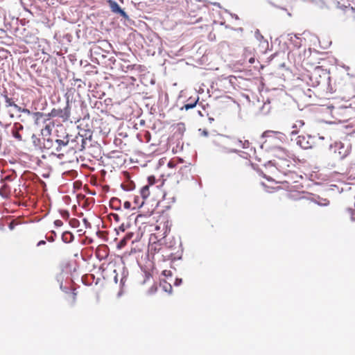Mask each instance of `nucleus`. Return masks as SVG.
Instances as JSON below:
<instances>
[{
    "label": "nucleus",
    "mask_w": 355,
    "mask_h": 355,
    "mask_svg": "<svg viewBox=\"0 0 355 355\" xmlns=\"http://www.w3.org/2000/svg\"><path fill=\"white\" fill-rule=\"evenodd\" d=\"M23 129V125L20 123H15L13 128H12V135L18 141L22 140V136L19 133V131L22 130Z\"/></svg>",
    "instance_id": "6"
},
{
    "label": "nucleus",
    "mask_w": 355,
    "mask_h": 355,
    "mask_svg": "<svg viewBox=\"0 0 355 355\" xmlns=\"http://www.w3.org/2000/svg\"><path fill=\"white\" fill-rule=\"evenodd\" d=\"M274 156L279 160L287 161L290 157V154L285 149L278 147L274 151Z\"/></svg>",
    "instance_id": "5"
},
{
    "label": "nucleus",
    "mask_w": 355,
    "mask_h": 355,
    "mask_svg": "<svg viewBox=\"0 0 355 355\" xmlns=\"http://www.w3.org/2000/svg\"><path fill=\"white\" fill-rule=\"evenodd\" d=\"M153 237L154 239H156V236L154 234H151L150 238V242L148 244V251L151 254H155L156 253H158L160 252V250L162 249V244L160 243V241H152Z\"/></svg>",
    "instance_id": "3"
},
{
    "label": "nucleus",
    "mask_w": 355,
    "mask_h": 355,
    "mask_svg": "<svg viewBox=\"0 0 355 355\" xmlns=\"http://www.w3.org/2000/svg\"><path fill=\"white\" fill-rule=\"evenodd\" d=\"M168 288H169V291H171V289H172V287H171V284H168Z\"/></svg>",
    "instance_id": "31"
},
{
    "label": "nucleus",
    "mask_w": 355,
    "mask_h": 355,
    "mask_svg": "<svg viewBox=\"0 0 355 355\" xmlns=\"http://www.w3.org/2000/svg\"><path fill=\"white\" fill-rule=\"evenodd\" d=\"M83 222H84V223H85V225H87V224L88 223L87 220V219H85H85H83Z\"/></svg>",
    "instance_id": "30"
},
{
    "label": "nucleus",
    "mask_w": 355,
    "mask_h": 355,
    "mask_svg": "<svg viewBox=\"0 0 355 355\" xmlns=\"http://www.w3.org/2000/svg\"><path fill=\"white\" fill-rule=\"evenodd\" d=\"M300 126H302L304 125V122L302 121H299Z\"/></svg>",
    "instance_id": "29"
},
{
    "label": "nucleus",
    "mask_w": 355,
    "mask_h": 355,
    "mask_svg": "<svg viewBox=\"0 0 355 355\" xmlns=\"http://www.w3.org/2000/svg\"><path fill=\"white\" fill-rule=\"evenodd\" d=\"M135 203L136 204L137 206L140 207V206L143 205V204L144 203V200H142L140 202L139 199V197L138 196H135Z\"/></svg>",
    "instance_id": "19"
},
{
    "label": "nucleus",
    "mask_w": 355,
    "mask_h": 355,
    "mask_svg": "<svg viewBox=\"0 0 355 355\" xmlns=\"http://www.w3.org/2000/svg\"><path fill=\"white\" fill-rule=\"evenodd\" d=\"M107 3L110 7L112 12L119 14L121 16L127 18L128 15L121 8L116 2L112 0H107Z\"/></svg>",
    "instance_id": "4"
},
{
    "label": "nucleus",
    "mask_w": 355,
    "mask_h": 355,
    "mask_svg": "<svg viewBox=\"0 0 355 355\" xmlns=\"http://www.w3.org/2000/svg\"><path fill=\"white\" fill-rule=\"evenodd\" d=\"M69 297L71 299V302L72 304H74L76 301V293L75 292H72L69 295Z\"/></svg>",
    "instance_id": "17"
},
{
    "label": "nucleus",
    "mask_w": 355,
    "mask_h": 355,
    "mask_svg": "<svg viewBox=\"0 0 355 355\" xmlns=\"http://www.w3.org/2000/svg\"><path fill=\"white\" fill-rule=\"evenodd\" d=\"M74 239V236L70 232H64L62 235V240L66 243L72 242Z\"/></svg>",
    "instance_id": "10"
},
{
    "label": "nucleus",
    "mask_w": 355,
    "mask_h": 355,
    "mask_svg": "<svg viewBox=\"0 0 355 355\" xmlns=\"http://www.w3.org/2000/svg\"><path fill=\"white\" fill-rule=\"evenodd\" d=\"M297 144H298L300 146H302V147H303V148H307L309 146H308V145H303V144H302V140H301V137H298Z\"/></svg>",
    "instance_id": "21"
},
{
    "label": "nucleus",
    "mask_w": 355,
    "mask_h": 355,
    "mask_svg": "<svg viewBox=\"0 0 355 355\" xmlns=\"http://www.w3.org/2000/svg\"><path fill=\"white\" fill-rule=\"evenodd\" d=\"M149 185L144 186L140 190V195L143 200H146L150 195Z\"/></svg>",
    "instance_id": "11"
},
{
    "label": "nucleus",
    "mask_w": 355,
    "mask_h": 355,
    "mask_svg": "<svg viewBox=\"0 0 355 355\" xmlns=\"http://www.w3.org/2000/svg\"><path fill=\"white\" fill-rule=\"evenodd\" d=\"M159 229V226H157H157H155V230H158Z\"/></svg>",
    "instance_id": "32"
},
{
    "label": "nucleus",
    "mask_w": 355,
    "mask_h": 355,
    "mask_svg": "<svg viewBox=\"0 0 355 355\" xmlns=\"http://www.w3.org/2000/svg\"><path fill=\"white\" fill-rule=\"evenodd\" d=\"M176 163L173 161H170L168 163V166L169 168H173L176 166Z\"/></svg>",
    "instance_id": "23"
},
{
    "label": "nucleus",
    "mask_w": 355,
    "mask_h": 355,
    "mask_svg": "<svg viewBox=\"0 0 355 355\" xmlns=\"http://www.w3.org/2000/svg\"><path fill=\"white\" fill-rule=\"evenodd\" d=\"M201 19V18H199L198 19H197V22L199 21Z\"/></svg>",
    "instance_id": "34"
},
{
    "label": "nucleus",
    "mask_w": 355,
    "mask_h": 355,
    "mask_svg": "<svg viewBox=\"0 0 355 355\" xmlns=\"http://www.w3.org/2000/svg\"><path fill=\"white\" fill-rule=\"evenodd\" d=\"M54 224L56 227H61L63 225V223L61 220H55L54 221Z\"/></svg>",
    "instance_id": "22"
},
{
    "label": "nucleus",
    "mask_w": 355,
    "mask_h": 355,
    "mask_svg": "<svg viewBox=\"0 0 355 355\" xmlns=\"http://www.w3.org/2000/svg\"><path fill=\"white\" fill-rule=\"evenodd\" d=\"M110 205L112 209H119L121 206V200L116 198H112L110 200Z\"/></svg>",
    "instance_id": "12"
},
{
    "label": "nucleus",
    "mask_w": 355,
    "mask_h": 355,
    "mask_svg": "<svg viewBox=\"0 0 355 355\" xmlns=\"http://www.w3.org/2000/svg\"><path fill=\"white\" fill-rule=\"evenodd\" d=\"M249 62L252 64L254 62V58H251L250 60H249Z\"/></svg>",
    "instance_id": "27"
},
{
    "label": "nucleus",
    "mask_w": 355,
    "mask_h": 355,
    "mask_svg": "<svg viewBox=\"0 0 355 355\" xmlns=\"http://www.w3.org/2000/svg\"><path fill=\"white\" fill-rule=\"evenodd\" d=\"M17 37L21 42L28 44H36L38 41V37L28 28H23L19 31Z\"/></svg>",
    "instance_id": "1"
},
{
    "label": "nucleus",
    "mask_w": 355,
    "mask_h": 355,
    "mask_svg": "<svg viewBox=\"0 0 355 355\" xmlns=\"http://www.w3.org/2000/svg\"><path fill=\"white\" fill-rule=\"evenodd\" d=\"M198 101V98L196 100H194V101H191V103L185 104L182 107V110L184 109L186 110H188L189 109L193 108L196 105Z\"/></svg>",
    "instance_id": "14"
},
{
    "label": "nucleus",
    "mask_w": 355,
    "mask_h": 355,
    "mask_svg": "<svg viewBox=\"0 0 355 355\" xmlns=\"http://www.w3.org/2000/svg\"><path fill=\"white\" fill-rule=\"evenodd\" d=\"M62 216L63 217H68L69 216V213L67 211H65L64 214H62Z\"/></svg>",
    "instance_id": "28"
},
{
    "label": "nucleus",
    "mask_w": 355,
    "mask_h": 355,
    "mask_svg": "<svg viewBox=\"0 0 355 355\" xmlns=\"http://www.w3.org/2000/svg\"><path fill=\"white\" fill-rule=\"evenodd\" d=\"M22 112L25 113L28 115L32 114L35 119V123H37V124L38 123L39 120L41 119L42 118H43V116H44V114L42 112H37L32 113L29 110H28L26 108L23 109Z\"/></svg>",
    "instance_id": "9"
},
{
    "label": "nucleus",
    "mask_w": 355,
    "mask_h": 355,
    "mask_svg": "<svg viewBox=\"0 0 355 355\" xmlns=\"http://www.w3.org/2000/svg\"><path fill=\"white\" fill-rule=\"evenodd\" d=\"M132 236H133V233H128V234H126V235L119 242V247L120 248H123L127 244V242L129 240H130Z\"/></svg>",
    "instance_id": "13"
},
{
    "label": "nucleus",
    "mask_w": 355,
    "mask_h": 355,
    "mask_svg": "<svg viewBox=\"0 0 355 355\" xmlns=\"http://www.w3.org/2000/svg\"><path fill=\"white\" fill-rule=\"evenodd\" d=\"M148 184L147 185H149V187L153 186L155 183V178L153 175L149 176L148 178Z\"/></svg>",
    "instance_id": "16"
},
{
    "label": "nucleus",
    "mask_w": 355,
    "mask_h": 355,
    "mask_svg": "<svg viewBox=\"0 0 355 355\" xmlns=\"http://www.w3.org/2000/svg\"><path fill=\"white\" fill-rule=\"evenodd\" d=\"M55 141L58 144V146H45V148H46L48 149H52L53 150L52 153H55L56 152L60 151L62 148L63 146H67V144L68 143V142H64L61 139H57Z\"/></svg>",
    "instance_id": "8"
},
{
    "label": "nucleus",
    "mask_w": 355,
    "mask_h": 355,
    "mask_svg": "<svg viewBox=\"0 0 355 355\" xmlns=\"http://www.w3.org/2000/svg\"><path fill=\"white\" fill-rule=\"evenodd\" d=\"M4 98H5L6 105L7 107H10V106L17 107V105L15 103V102L12 100V98H9L8 96V95H6V94L4 95Z\"/></svg>",
    "instance_id": "15"
},
{
    "label": "nucleus",
    "mask_w": 355,
    "mask_h": 355,
    "mask_svg": "<svg viewBox=\"0 0 355 355\" xmlns=\"http://www.w3.org/2000/svg\"><path fill=\"white\" fill-rule=\"evenodd\" d=\"M181 282H182V279H176L175 284L179 285L181 284Z\"/></svg>",
    "instance_id": "26"
},
{
    "label": "nucleus",
    "mask_w": 355,
    "mask_h": 355,
    "mask_svg": "<svg viewBox=\"0 0 355 355\" xmlns=\"http://www.w3.org/2000/svg\"><path fill=\"white\" fill-rule=\"evenodd\" d=\"M123 206L125 209H130L131 206V203L128 201H125L123 204Z\"/></svg>",
    "instance_id": "25"
},
{
    "label": "nucleus",
    "mask_w": 355,
    "mask_h": 355,
    "mask_svg": "<svg viewBox=\"0 0 355 355\" xmlns=\"http://www.w3.org/2000/svg\"><path fill=\"white\" fill-rule=\"evenodd\" d=\"M292 133H293H293L296 134V133H297V131H296V130H293V131L292 132Z\"/></svg>",
    "instance_id": "33"
},
{
    "label": "nucleus",
    "mask_w": 355,
    "mask_h": 355,
    "mask_svg": "<svg viewBox=\"0 0 355 355\" xmlns=\"http://www.w3.org/2000/svg\"><path fill=\"white\" fill-rule=\"evenodd\" d=\"M70 105L69 102L67 103L66 106L63 109H53L49 113L51 117H58L62 119L63 121H67L70 118Z\"/></svg>",
    "instance_id": "2"
},
{
    "label": "nucleus",
    "mask_w": 355,
    "mask_h": 355,
    "mask_svg": "<svg viewBox=\"0 0 355 355\" xmlns=\"http://www.w3.org/2000/svg\"><path fill=\"white\" fill-rule=\"evenodd\" d=\"M239 141L242 144V146L245 148H249L250 146V143L248 141V140H244L243 141L239 140Z\"/></svg>",
    "instance_id": "18"
},
{
    "label": "nucleus",
    "mask_w": 355,
    "mask_h": 355,
    "mask_svg": "<svg viewBox=\"0 0 355 355\" xmlns=\"http://www.w3.org/2000/svg\"><path fill=\"white\" fill-rule=\"evenodd\" d=\"M77 223H78V220H76V219H72L71 221H70V224L73 226V227H76Z\"/></svg>",
    "instance_id": "24"
},
{
    "label": "nucleus",
    "mask_w": 355,
    "mask_h": 355,
    "mask_svg": "<svg viewBox=\"0 0 355 355\" xmlns=\"http://www.w3.org/2000/svg\"><path fill=\"white\" fill-rule=\"evenodd\" d=\"M162 275L166 277L172 276V272L169 270H164L162 271Z\"/></svg>",
    "instance_id": "20"
},
{
    "label": "nucleus",
    "mask_w": 355,
    "mask_h": 355,
    "mask_svg": "<svg viewBox=\"0 0 355 355\" xmlns=\"http://www.w3.org/2000/svg\"><path fill=\"white\" fill-rule=\"evenodd\" d=\"M334 153L337 155V157L338 159H343L345 157L348 153L347 148L344 146H334L332 147Z\"/></svg>",
    "instance_id": "7"
}]
</instances>
